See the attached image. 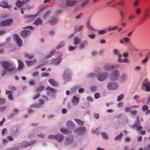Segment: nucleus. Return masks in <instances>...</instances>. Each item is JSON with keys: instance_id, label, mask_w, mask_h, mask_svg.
Masks as SVG:
<instances>
[{"instance_id": "10", "label": "nucleus", "mask_w": 150, "mask_h": 150, "mask_svg": "<svg viewBox=\"0 0 150 150\" xmlns=\"http://www.w3.org/2000/svg\"><path fill=\"white\" fill-rule=\"evenodd\" d=\"M114 66L111 65L109 64H105L103 67V69L105 71H108L113 69Z\"/></svg>"}, {"instance_id": "37", "label": "nucleus", "mask_w": 150, "mask_h": 150, "mask_svg": "<svg viewBox=\"0 0 150 150\" xmlns=\"http://www.w3.org/2000/svg\"><path fill=\"white\" fill-rule=\"evenodd\" d=\"M119 13L121 18H123L125 16L124 12L122 10H120L119 11Z\"/></svg>"}, {"instance_id": "4", "label": "nucleus", "mask_w": 150, "mask_h": 150, "mask_svg": "<svg viewBox=\"0 0 150 150\" xmlns=\"http://www.w3.org/2000/svg\"><path fill=\"white\" fill-rule=\"evenodd\" d=\"M47 138L51 139H56L59 142H62L64 139L63 136L61 134L56 135H50L48 136Z\"/></svg>"}, {"instance_id": "57", "label": "nucleus", "mask_w": 150, "mask_h": 150, "mask_svg": "<svg viewBox=\"0 0 150 150\" xmlns=\"http://www.w3.org/2000/svg\"><path fill=\"white\" fill-rule=\"evenodd\" d=\"M87 100L90 102H92L93 101V99L92 97L91 96H88L87 98Z\"/></svg>"}, {"instance_id": "45", "label": "nucleus", "mask_w": 150, "mask_h": 150, "mask_svg": "<svg viewBox=\"0 0 150 150\" xmlns=\"http://www.w3.org/2000/svg\"><path fill=\"white\" fill-rule=\"evenodd\" d=\"M88 0H86L85 1L83 2L81 4V6L82 7H84L88 3Z\"/></svg>"}, {"instance_id": "59", "label": "nucleus", "mask_w": 150, "mask_h": 150, "mask_svg": "<svg viewBox=\"0 0 150 150\" xmlns=\"http://www.w3.org/2000/svg\"><path fill=\"white\" fill-rule=\"evenodd\" d=\"M124 41L126 42H129L130 41L129 39L127 38H125L123 39Z\"/></svg>"}, {"instance_id": "42", "label": "nucleus", "mask_w": 150, "mask_h": 150, "mask_svg": "<svg viewBox=\"0 0 150 150\" xmlns=\"http://www.w3.org/2000/svg\"><path fill=\"white\" fill-rule=\"evenodd\" d=\"M101 134L102 135L103 137L105 139H107L108 138V135L106 133L104 132H103L101 133Z\"/></svg>"}, {"instance_id": "31", "label": "nucleus", "mask_w": 150, "mask_h": 150, "mask_svg": "<svg viewBox=\"0 0 150 150\" xmlns=\"http://www.w3.org/2000/svg\"><path fill=\"white\" fill-rule=\"evenodd\" d=\"M4 22L6 23V26L11 25L13 23V21L11 19H8L4 21Z\"/></svg>"}, {"instance_id": "33", "label": "nucleus", "mask_w": 150, "mask_h": 150, "mask_svg": "<svg viewBox=\"0 0 150 150\" xmlns=\"http://www.w3.org/2000/svg\"><path fill=\"white\" fill-rule=\"evenodd\" d=\"M87 42L86 41H84L81 43L79 45V48L80 49H83L85 45L87 44Z\"/></svg>"}, {"instance_id": "28", "label": "nucleus", "mask_w": 150, "mask_h": 150, "mask_svg": "<svg viewBox=\"0 0 150 150\" xmlns=\"http://www.w3.org/2000/svg\"><path fill=\"white\" fill-rule=\"evenodd\" d=\"M42 24V20L40 18H38L34 22V24L36 25H41Z\"/></svg>"}, {"instance_id": "5", "label": "nucleus", "mask_w": 150, "mask_h": 150, "mask_svg": "<svg viewBox=\"0 0 150 150\" xmlns=\"http://www.w3.org/2000/svg\"><path fill=\"white\" fill-rule=\"evenodd\" d=\"M119 76V73L117 70H116L112 71L110 77V80L112 81L116 80Z\"/></svg>"}, {"instance_id": "6", "label": "nucleus", "mask_w": 150, "mask_h": 150, "mask_svg": "<svg viewBox=\"0 0 150 150\" xmlns=\"http://www.w3.org/2000/svg\"><path fill=\"white\" fill-rule=\"evenodd\" d=\"M139 117H137V120L135 123L134 125H133L132 126V127L133 129H134L136 127L137 131H139L140 130L142 129V126L139 125Z\"/></svg>"}, {"instance_id": "50", "label": "nucleus", "mask_w": 150, "mask_h": 150, "mask_svg": "<svg viewBox=\"0 0 150 150\" xmlns=\"http://www.w3.org/2000/svg\"><path fill=\"white\" fill-rule=\"evenodd\" d=\"M148 106L146 105H145L143 106V107H142V110L144 111H145L146 110H148Z\"/></svg>"}, {"instance_id": "53", "label": "nucleus", "mask_w": 150, "mask_h": 150, "mask_svg": "<svg viewBox=\"0 0 150 150\" xmlns=\"http://www.w3.org/2000/svg\"><path fill=\"white\" fill-rule=\"evenodd\" d=\"M88 37H89L91 39H93L95 38V35L94 34L92 35H88Z\"/></svg>"}, {"instance_id": "9", "label": "nucleus", "mask_w": 150, "mask_h": 150, "mask_svg": "<svg viewBox=\"0 0 150 150\" xmlns=\"http://www.w3.org/2000/svg\"><path fill=\"white\" fill-rule=\"evenodd\" d=\"M17 0L16 3V6L20 8L21 7L23 4L28 2L29 0Z\"/></svg>"}, {"instance_id": "13", "label": "nucleus", "mask_w": 150, "mask_h": 150, "mask_svg": "<svg viewBox=\"0 0 150 150\" xmlns=\"http://www.w3.org/2000/svg\"><path fill=\"white\" fill-rule=\"evenodd\" d=\"M62 59L61 58L57 57L51 62V64L55 65H58L61 62Z\"/></svg>"}, {"instance_id": "22", "label": "nucleus", "mask_w": 150, "mask_h": 150, "mask_svg": "<svg viewBox=\"0 0 150 150\" xmlns=\"http://www.w3.org/2000/svg\"><path fill=\"white\" fill-rule=\"evenodd\" d=\"M49 82L52 86H57L58 85V84L57 82L55 81L54 80L50 79L48 80Z\"/></svg>"}, {"instance_id": "43", "label": "nucleus", "mask_w": 150, "mask_h": 150, "mask_svg": "<svg viewBox=\"0 0 150 150\" xmlns=\"http://www.w3.org/2000/svg\"><path fill=\"white\" fill-rule=\"evenodd\" d=\"M60 131L64 134H67L68 132V131L67 129L63 128H61L60 129Z\"/></svg>"}, {"instance_id": "12", "label": "nucleus", "mask_w": 150, "mask_h": 150, "mask_svg": "<svg viewBox=\"0 0 150 150\" xmlns=\"http://www.w3.org/2000/svg\"><path fill=\"white\" fill-rule=\"evenodd\" d=\"M77 3V1H76L67 0L65 3V5L69 6H74Z\"/></svg>"}, {"instance_id": "36", "label": "nucleus", "mask_w": 150, "mask_h": 150, "mask_svg": "<svg viewBox=\"0 0 150 150\" xmlns=\"http://www.w3.org/2000/svg\"><path fill=\"white\" fill-rule=\"evenodd\" d=\"M44 89V86L42 85L40 86L39 87H37L36 88V91H42Z\"/></svg>"}, {"instance_id": "47", "label": "nucleus", "mask_w": 150, "mask_h": 150, "mask_svg": "<svg viewBox=\"0 0 150 150\" xmlns=\"http://www.w3.org/2000/svg\"><path fill=\"white\" fill-rule=\"evenodd\" d=\"M115 4H116V6L117 5H119L122 6H124L125 5V3L122 1H120L118 2H116Z\"/></svg>"}, {"instance_id": "51", "label": "nucleus", "mask_w": 150, "mask_h": 150, "mask_svg": "<svg viewBox=\"0 0 150 150\" xmlns=\"http://www.w3.org/2000/svg\"><path fill=\"white\" fill-rule=\"evenodd\" d=\"M8 88L11 90L14 91L16 90V88L12 86H8Z\"/></svg>"}, {"instance_id": "19", "label": "nucleus", "mask_w": 150, "mask_h": 150, "mask_svg": "<svg viewBox=\"0 0 150 150\" xmlns=\"http://www.w3.org/2000/svg\"><path fill=\"white\" fill-rule=\"evenodd\" d=\"M77 131H79L80 134L81 135L85 133L86 131V129L84 127H80L77 129L75 131L77 132Z\"/></svg>"}, {"instance_id": "56", "label": "nucleus", "mask_w": 150, "mask_h": 150, "mask_svg": "<svg viewBox=\"0 0 150 150\" xmlns=\"http://www.w3.org/2000/svg\"><path fill=\"white\" fill-rule=\"evenodd\" d=\"M6 94L8 96L11 94L12 93V92H11L9 90H7L6 91Z\"/></svg>"}, {"instance_id": "62", "label": "nucleus", "mask_w": 150, "mask_h": 150, "mask_svg": "<svg viewBox=\"0 0 150 150\" xmlns=\"http://www.w3.org/2000/svg\"><path fill=\"white\" fill-rule=\"evenodd\" d=\"M82 15V14L81 13H80L78 15L76 16L75 18L76 19H79V18Z\"/></svg>"}, {"instance_id": "29", "label": "nucleus", "mask_w": 150, "mask_h": 150, "mask_svg": "<svg viewBox=\"0 0 150 150\" xmlns=\"http://www.w3.org/2000/svg\"><path fill=\"white\" fill-rule=\"evenodd\" d=\"M55 52L56 51L55 50H52L49 55L46 56V58L48 59L50 58L55 54Z\"/></svg>"}, {"instance_id": "35", "label": "nucleus", "mask_w": 150, "mask_h": 150, "mask_svg": "<svg viewBox=\"0 0 150 150\" xmlns=\"http://www.w3.org/2000/svg\"><path fill=\"white\" fill-rule=\"evenodd\" d=\"M117 26H114L113 27H109L108 28V30L109 31H110L111 30H115L117 29Z\"/></svg>"}, {"instance_id": "34", "label": "nucleus", "mask_w": 150, "mask_h": 150, "mask_svg": "<svg viewBox=\"0 0 150 150\" xmlns=\"http://www.w3.org/2000/svg\"><path fill=\"white\" fill-rule=\"evenodd\" d=\"M77 124L80 126H82L83 125L84 123L83 122L79 120L76 119L75 120Z\"/></svg>"}, {"instance_id": "48", "label": "nucleus", "mask_w": 150, "mask_h": 150, "mask_svg": "<svg viewBox=\"0 0 150 150\" xmlns=\"http://www.w3.org/2000/svg\"><path fill=\"white\" fill-rule=\"evenodd\" d=\"M49 73L46 72H43L41 74V76L42 77L47 76H49Z\"/></svg>"}, {"instance_id": "55", "label": "nucleus", "mask_w": 150, "mask_h": 150, "mask_svg": "<svg viewBox=\"0 0 150 150\" xmlns=\"http://www.w3.org/2000/svg\"><path fill=\"white\" fill-rule=\"evenodd\" d=\"M100 94L99 93H96L94 95V97L95 98L97 99L100 98Z\"/></svg>"}, {"instance_id": "11", "label": "nucleus", "mask_w": 150, "mask_h": 150, "mask_svg": "<svg viewBox=\"0 0 150 150\" xmlns=\"http://www.w3.org/2000/svg\"><path fill=\"white\" fill-rule=\"evenodd\" d=\"M36 15H29L25 17V18H26V20L27 21V23H29L34 20L36 16Z\"/></svg>"}, {"instance_id": "14", "label": "nucleus", "mask_w": 150, "mask_h": 150, "mask_svg": "<svg viewBox=\"0 0 150 150\" xmlns=\"http://www.w3.org/2000/svg\"><path fill=\"white\" fill-rule=\"evenodd\" d=\"M67 126L69 129H74L75 127L74 124L71 121H69L67 122Z\"/></svg>"}, {"instance_id": "63", "label": "nucleus", "mask_w": 150, "mask_h": 150, "mask_svg": "<svg viewBox=\"0 0 150 150\" xmlns=\"http://www.w3.org/2000/svg\"><path fill=\"white\" fill-rule=\"evenodd\" d=\"M7 132V130L6 128H4L2 131V133L3 135H4V134H5Z\"/></svg>"}, {"instance_id": "41", "label": "nucleus", "mask_w": 150, "mask_h": 150, "mask_svg": "<svg viewBox=\"0 0 150 150\" xmlns=\"http://www.w3.org/2000/svg\"><path fill=\"white\" fill-rule=\"evenodd\" d=\"M107 33V31L106 30H102L99 31L98 32V34L99 35H102L104 34L105 33Z\"/></svg>"}, {"instance_id": "38", "label": "nucleus", "mask_w": 150, "mask_h": 150, "mask_svg": "<svg viewBox=\"0 0 150 150\" xmlns=\"http://www.w3.org/2000/svg\"><path fill=\"white\" fill-rule=\"evenodd\" d=\"M6 102V100L5 98H0V105L4 104Z\"/></svg>"}, {"instance_id": "26", "label": "nucleus", "mask_w": 150, "mask_h": 150, "mask_svg": "<svg viewBox=\"0 0 150 150\" xmlns=\"http://www.w3.org/2000/svg\"><path fill=\"white\" fill-rule=\"evenodd\" d=\"M81 42V40L78 38L76 37L74 40V43L75 45L78 44Z\"/></svg>"}, {"instance_id": "23", "label": "nucleus", "mask_w": 150, "mask_h": 150, "mask_svg": "<svg viewBox=\"0 0 150 150\" xmlns=\"http://www.w3.org/2000/svg\"><path fill=\"white\" fill-rule=\"evenodd\" d=\"M127 79V75L125 74H122L121 75L120 81L122 82H124L126 81Z\"/></svg>"}, {"instance_id": "16", "label": "nucleus", "mask_w": 150, "mask_h": 150, "mask_svg": "<svg viewBox=\"0 0 150 150\" xmlns=\"http://www.w3.org/2000/svg\"><path fill=\"white\" fill-rule=\"evenodd\" d=\"M37 61L36 59H34L33 61H26L25 62L28 66H30L35 64Z\"/></svg>"}, {"instance_id": "27", "label": "nucleus", "mask_w": 150, "mask_h": 150, "mask_svg": "<svg viewBox=\"0 0 150 150\" xmlns=\"http://www.w3.org/2000/svg\"><path fill=\"white\" fill-rule=\"evenodd\" d=\"M24 56L25 57H26L28 59H31L34 57V54H33L31 55H30L27 53H25Z\"/></svg>"}, {"instance_id": "20", "label": "nucleus", "mask_w": 150, "mask_h": 150, "mask_svg": "<svg viewBox=\"0 0 150 150\" xmlns=\"http://www.w3.org/2000/svg\"><path fill=\"white\" fill-rule=\"evenodd\" d=\"M30 33V31L28 30H24L21 32V35L22 37H26Z\"/></svg>"}, {"instance_id": "46", "label": "nucleus", "mask_w": 150, "mask_h": 150, "mask_svg": "<svg viewBox=\"0 0 150 150\" xmlns=\"http://www.w3.org/2000/svg\"><path fill=\"white\" fill-rule=\"evenodd\" d=\"M124 95L123 94H121L119 95L117 97V100L118 101H120L123 98Z\"/></svg>"}, {"instance_id": "44", "label": "nucleus", "mask_w": 150, "mask_h": 150, "mask_svg": "<svg viewBox=\"0 0 150 150\" xmlns=\"http://www.w3.org/2000/svg\"><path fill=\"white\" fill-rule=\"evenodd\" d=\"M64 45V43L62 42L60 43L58 45L57 49H58L61 47H63Z\"/></svg>"}, {"instance_id": "3", "label": "nucleus", "mask_w": 150, "mask_h": 150, "mask_svg": "<svg viewBox=\"0 0 150 150\" xmlns=\"http://www.w3.org/2000/svg\"><path fill=\"white\" fill-rule=\"evenodd\" d=\"M141 85L142 90L147 92L150 91V83L148 79H145L142 83Z\"/></svg>"}, {"instance_id": "40", "label": "nucleus", "mask_w": 150, "mask_h": 150, "mask_svg": "<svg viewBox=\"0 0 150 150\" xmlns=\"http://www.w3.org/2000/svg\"><path fill=\"white\" fill-rule=\"evenodd\" d=\"M148 60V57H147L142 61L141 63L142 64L144 65L147 62Z\"/></svg>"}, {"instance_id": "15", "label": "nucleus", "mask_w": 150, "mask_h": 150, "mask_svg": "<svg viewBox=\"0 0 150 150\" xmlns=\"http://www.w3.org/2000/svg\"><path fill=\"white\" fill-rule=\"evenodd\" d=\"M79 98L76 97V96H73L72 101L73 105H77L79 103Z\"/></svg>"}, {"instance_id": "64", "label": "nucleus", "mask_w": 150, "mask_h": 150, "mask_svg": "<svg viewBox=\"0 0 150 150\" xmlns=\"http://www.w3.org/2000/svg\"><path fill=\"white\" fill-rule=\"evenodd\" d=\"M122 62L127 63H128L129 62L127 58L124 59L122 60Z\"/></svg>"}, {"instance_id": "24", "label": "nucleus", "mask_w": 150, "mask_h": 150, "mask_svg": "<svg viewBox=\"0 0 150 150\" xmlns=\"http://www.w3.org/2000/svg\"><path fill=\"white\" fill-rule=\"evenodd\" d=\"M46 90L47 91V94L48 95L50 93H55V91L54 89L50 87H48L46 88Z\"/></svg>"}, {"instance_id": "39", "label": "nucleus", "mask_w": 150, "mask_h": 150, "mask_svg": "<svg viewBox=\"0 0 150 150\" xmlns=\"http://www.w3.org/2000/svg\"><path fill=\"white\" fill-rule=\"evenodd\" d=\"M135 17V15H131L129 16L128 17V18L129 21H131Z\"/></svg>"}, {"instance_id": "49", "label": "nucleus", "mask_w": 150, "mask_h": 150, "mask_svg": "<svg viewBox=\"0 0 150 150\" xmlns=\"http://www.w3.org/2000/svg\"><path fill=\"white\" fill-rule=\"evenodd\" d=\"M83 26L82 25H80L78 29H76L75 30V32H77L79 31H81L83 29Z\"/></svg>"}, {"instance_id": "61", "label": "nucleus", "mask_w": 150, "mask_h": 150, "mask_svg": "<svg viewBox=\"0 0 150 150\" xmlns=\"http://www.w3.org/2000/svg\"><path fill=\"white\" fill-rule=\"evenodd\" d=\"M37 136L42 138H44L45 137V135L42 134H38L37 135Z\"/></svg>"}, {"instance_id": "32", "label": "nucleus", "mask_w": 150, "mask_h": 150, "mask_svg": "<svg viewBox=\"0 0 150 150\" xmlns=\"http://www.w3.org/2000/svg\"><path fill=\"white\" fill-rule=\"evenodd\" d=\"M141 10L139 8H137L135 11V13L136 15H138L141 13Z\"/></svg>"}, {"instance_id": "1", "label": "nucleus", "mask_w": 150, "mask_h": 150, "mask_svg": "<svg viewBox=\"0 0 150 150\" xmlns=\"http://www.w3.org/2000/svg\"><path fill=\"white\" fill-rule=\"evenodd\" d=\"M109 74L108 73H105L101 74H99L98 75L93 73H91L88 75L89 78L96 77L98 81H102L105 80L109 76Z\"/></svg>"}, {"instance_id": "8", "label": "nucleus", "mask_w": 150, "mask_h": 150, "mask_svg": "<svg viewBox=\"0 0 150 150\" xmlns=\"http://www.w3.org/2000/svg\"><path fill=\"white\" fill-rule=\"evenodd\" d=\"M13 37L18 46H21L22 45V40L16 34L14 35Z\"/></svg>"}, {"instance_id": "25", "label": "nucleus", "mask_w": 150, "mask_h": 150, "mask_svg": "<svg viewBox=\"0 0 150 150\" xmlns=\"http://www.w3.org/2000/svg\"><path fill=\"white\" fill-rule=\"evenodd\" d=\"M57 21V19L56 18H53L49 21V23L51 25H52L56 23Z\"/></svg>"}, {"instance_id": "18", "label": "nucleus", "mask_w": 150, "mask_h": 150, "mask_svg": "<svg viewBox=\"0 0 150 150\" xmlns=\"http://www.w3.org/2000/svg\"><path fill=\"white\" fill-rule=\"evenodd\" d=\"M2 3L3 5H1V6L4 8H9L11 7V6L10 5H8V1L6 0L3 1Z\"/></svg>"}, {"instance_id": "52", "label": "nucleus", "mask_w": 150, "mask_h": 150, "mask_svg": "<svg viewBox=\"0 0 150 150\" xmlns=\"http://www.w3.org/2000/svg\"><path fill=\"white\" fill-rule=\"evenodd\" d=\"M6 109V106L0 107V112H3Z\"/></svg>"}, {"instance_id": "30", "label": "nucleus", "mask_w": 150, "mask_h": 150, "mask_svg": "<svg viewBox=\"0 0 150 150\" xmlns=\"http://www.w3.org/2000/svg\"><path fill=\"white\" fill-rule=\"evenodd\" d=\"M123 135V134L122 132H121L119 135H118L115 138V140H120L122 138V137Z\"/></svg>"}, {"instance_id": "2", "label": "nucleus", "mask_w": 150, "mask_h": 150, "mask_svg": "<svg viewBox=\"0 0 150 150\" xmlns=\"http://www.w3.org/2000/svg\"><path fill=\"white\" fill-rule=\"evenodd\" d=\"M2 64L3 67L8 71H10L15 69V67L12 64L9 62L3 61L2 63Z\"/></svg>"}, {"instance_id": "21", "label": "nucleus", "mask_w": 150, "mask_h": 150, "mask_svg": "<svg viewBox=\"0 0 150 150\" xmlns=\"http://www.w3.org/2000/svg\"><path fill=\"white\" fill-rule=\"evenodd\" d=\"M18 62V69L19 70L22 69L24 67V64L20 60H17Z\"/></svg>"}, {"instance_id": "54", "label": "nucleus", "mask_w": 150, "mask_h": 150, "mask_svg": "<svg viewBox=\"0 0 150 150\" xmlns=\"http://www.w3.org/2000/svg\"><path fill=\"white\" fill-rule=\"evenodd\" d=\"M139 1L138 0H136L134 3V6H137L139 4Z\"/></svg>"}, {"instance_id": "60", "label": "nucleus", "mask_w": 150, "mask_h": 150, "mask_svg": "<svg viewBox=\"0 0 150 150\" xmlns=\"http://www.w3.org/2000/svg\"><path fill=\"white\" fill-rule=\"evenodd\" d=\"M76 48L75 47L73 46H69V51H72Z\"/></svg>"}, {"instance_id": "7", "label": "nucleus", "mask_w": 150, "mask_h": 150, "mask_svg": "<svg viewBox=\"0 0 150 150\" xmlns=\"http://www.w3.org/2000/svg\"><path fill=\"white\" fill-rule=\"evenodd\" d=\"M107 88L109 90H114L117 89L118 85L114 83H110L107 85Z\"/></svg>"}, {"instance_id": "17", "label": "nucleus", "mask_w": 150, "mask_h": 150, "mask_svg": "<svg viewBox=\"0 0 150 150\" xmlns=\"http://www.w3.org/2000/svg\"><path fill=\"white\" fill-rule=\"evenodd\" d=\"M116 2H115L114 0H111L107 3V5L109 6H112L113 7H115L116 6Z\"/></svg>"}, {"instance_id": "58", "label": "nucleus", "mask_w": 150, "mask_h": 150, "mask_svg": "<svg viewBox=\"0 0 150 150\" xmlns=\"http://www.w3.org/2000/svg\"><path fill=\"white\" fill-rule=\"evenodd\" d=\"M130 112L134 115H136L137 113V111L136 110H131L130 111Z\"/></svg>"}]
</instances>
